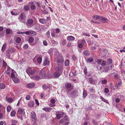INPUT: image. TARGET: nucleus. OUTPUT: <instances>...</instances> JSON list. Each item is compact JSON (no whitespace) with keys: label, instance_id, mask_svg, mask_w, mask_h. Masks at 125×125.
<instances>
[{"label":"nucleus","instance_id":"6ab92c4d","mask_svg":"<svg viewBox=\"0 0 125 125\" xmlns=\"http://www.w3.org/2000/svg\"><path fill=\"white\" fill-rule=\"evenodd\" d=\"M111 65L109 64L108 65L107 64L106 65L105 67H104V70H103L104 72H107L109 70V67Z\"/></svg>","mask_w":125,"mask_h":125},{"label":"nucleus","instance_id":"6e6552de","mask_svg":"<svg viewBox=\"0 0 125 125\" xmlns=\"http://www.w3.org/2000/svg\"><path fill=\"white\" fill-rule=\"evenodd\" d=\"M42 60V57L37 55L33 59V61L35 62L36 61H37L38 63L40 64Z\"/></svg>","mask_w":125,"mask_h":125},{"label":"nucleus","instance_id":"4d7b16f0","mask_svg":"<svg viewBox=\"0 0 125 125\" xmlns=\"http://www.w3.org/2000/svg\"><path fill=\"white\" fill-rule=\"evenodd\" d=\"M97 69L98 70H100L101 71L100 72H98V73H100L101 72H102V67L101 66H100L99 68L98 67H97Z\"/></svg>","mask_w":125,"mask_h":125},{"label":"nucleus","instance_id":"f257e3e1","mask_svg":"<svg viewBox=\"0 0 125 125\" xmlns=\"http://www.w3.org/2000/svg\"><path fill=\"white\" fill-rule=\"evenodd\" d=\"M48 71L47 70L45 71L44 70H42L40 71L39 73V76H37L35 77V79L36 80H38L40 79H43L46 77V72Z\"/></svg>","mask_w":125,"mask_h":125},{"label":"nucleus","instance_id":"6e6d98bb","mask_svg":"<svg viewBox=\"0 0 125 125\" xmlns=\"http://www.w3.org/2000/svg\"><path fill=\"white\" fill-rule=\"evenodd\" d=\"M64 119H62L60 120L59 122L60 124H62L64 123Z\"/></svg>","mask_w":125,"mask_h":125},{"label":"nucleus","instance_id":"4be33fe9","mask_svg":"<svg viewBox=\"0 0 125 125\" xmlns=\"http://www.w3.org/2000/svg\"><path fill=\"white\" fill-rule=\"evenodd\" d=\"M43 109L46 112H49L50 111L52 110V108H51L45 107Z\"/></svg>","mask_w":125,"mask_h":125},{"label":"nucleus","instance_id":"13d9d810","mask_svg":"<svg viewBox=\"0 0 125 125\" xmlns=\"http://www.w3.org/2000/svg\"><path fill=\"white\" fill-rule=\"evenodd\" d=\"M72 44L71 42H68L67 44V47H72Z\"/></svg>","mask_w":125,"mask_h":125},{"label":"nucleus","instance_id":"f8f14e48","mask_svg":"<svg viewBox=\"0 0 125 125\" xmlns=\"http://www.w3.org/2000/svg\"><path fill=\"white\" fill-rule=\"evenodd\" d=\"M35 85V84L33 83H31L27 84L26 85V86L27 88H33Z\"/></svg>","mask_w":125,"mask_h":125},{"label":"nucleus","instance_id":"0e129e2a","mask_svg":"<svg viewBox=\"0 0 125 125\" xmlns=\"http://www.w3.org/2000/svg\"><path fill=\"white\" fill-rule=\"evenodd\" d=\"M43 43L44 45L45 46H47V42L46 40H44L43 42Z\"/></svg>","mask_w":125,"mask_h":125},{"label":"nucleus","instance_id":"393cba45","mask_svg":"<svg viewBox=\"0 0 125 125\" xmlns=\"http://www.w3.org/2000/svg\"><path fill=\"white\" fill-rule=\"evenodd\" d=\"M34 41V39L32 37H30L28 39V41L30 43H32Z\"/></svg>","mask_w":125,"mask_h":125},{"label":"nucleus","instance_id":"49530a36","mask_svg":"<svg viewBox=\"0 0 125 125\" xmlns=\"http://www.w3.org/2000/svg\"><path fill=\"white\" fill-rule=\"evenodd\" d=\"M75 91H73L72 93H71L70 94V96H71L72 97H74V96L75 95Z\"/></svg>","mask_w":125,"mask_h":125},{"label":"nucleus","instance_id":"412c9836","mask_svg":"<svg viewBox=\"0 0 125 125\" xmlns=\"http://www.w3.org/2000/svg\"><path fill=\"white\" fill-rule=\"evenodd\" d=\"M39 21L42 24H45L46 23V20L44 19H39Z\"/></svg>","mask_w":125,"mask_h":125},{"label":"nucleus","instance_id":"a19ab883","mask_svg":"<svg viewBox=\"0 0 125 125\" xmlns=\"http://www.w3.org/2000/svg\"><path fill=\"white\" fill-rule=\"evenodd\" d=\"M100 98L102 100V101L105 102L106 103H108V101H107V100H106V99H104L101 96L100 97Z\"/></svg>","mask_w":125,"mask_h":125},{"label":"nucleus","instance_id":"4468645a","mask_svg":"<svg viewBox=\"0 0 125 125\" xmlns=\"http://www.w3.org/2000/svg\"><path fill=\"white\" fill-rule=\"evenodd\" d=\"M61 74L58 71L55 72L52 76L53 78H58L61 75Z\"/></svg>","mask_w":125,"mask_h":125},{"label":"nucleus","instance_id":"79ce46f5","mask_svg":"<svg viewBox=\"0 0 125 125\" xmlns=\"http://www.w3.org/2000/svg\"><path fill=\"white\" fill-rule=\"evenodd\" d=\"M91 122L94 125H98L97 122L94 120H92L91 121Z\"/></svg>","mask_w":125,"mask_h":125},{"label":"nucleus","instance_id":"603ef678","mask_svg":"<svg viewBox=\"0 0 125 125\" xmlns=\"http://www.w3.org/2000/svg\"><path fill=\"white\" fill-rule=\"evenodd\" d=\"M11 13L12 15L15 16L19 14V13L16 12H14L13 11H11Z\"/></svg>","mask_w":125,"mask_h":125},{"label":"nucleus","instance_id":"de8ad7c7","mask_svg":"<svg viewBox=\"0 0 125 125\" xmlns=\"http://www.w3.org/2000/svg\"><path fill=\"white\" fill-rule=\"evenodd\" d=\"M69 63V60H66L65 62V64L66 66H68Z\"/></svg>","mask_w":125,"mask_h":125},{"label":"nucleus","instance_id":"e433bc0d","mask_svg":"<svg viewBox=\"0 0 125 125\" xmlns=\"http://www.w3.org/2000/svg\"><path fill=\"white\" fill-rule=\"evenodd\" d=\"M115 78L116 79H120V76L117 74H116L114 76Z\"/></svg>","mask_w":125,"mask_h":125},{"label":"nucleus","instance_id":"5fc2aeb1","mask_svg":"<svg viewBox=\"0 0 125 125\" xmlns=\"http://www.w3.org/2000/svg\"><path fill=\"white\" fill-rule=\"evenodd\" d=\"M102 60L101 59H97V60L96 62H97L99 64H101L102 62Z\"/></svg>","mask_w":125,"mask_h":125},{"label":"nucleus","instance_id":"f03ea898","mask_svg":"<svg viewBox=\"0 0 125 125\" xmlns=\"http://www.w3.org/2000/svg\"><path fill=\"white\" fill-rule=\"evenodd\" d=\"M27 73L30 76L33 77L36 73V71L33 67H29L26 70Z\"/></svg>","mask_w":125,"mask_h":125},{"label":"nucleus","instance_id":"ea45409f","mask_svg":"<svg viewBox=\"0 0 125 125\" xmlns=\"http://www.w3.org/2000/svg\"><path fill=\"white\" fill-rule=\"evenodd\" d=\"M89 79L90 83H91L93 84L94 83V81L92 78V77H90Z\"/></svg>","mask_w":125,"mask_h":125},{"label":"nucleus","instance_id":"423d86ee","mask_svg":"<svg viewBox=\"0 0 125 125\" xmlns=\"http://www.w3.org/2000/svg\"><path fill=\"white\" fill-rule=\"evenodd\" d=\"M85 43V41L84 39L79 40L78 42V44L79 48H82L83 45Z\"/></svg>","mask_w":125,"mask_h":125},{"label":"nucleus","instance_id":"20e7f679","mask_svg":"<svg viewBox=\"0 0 125 125\" xmlns=\"http://www.w3.org/2000/svg\"><path fill=\"white\" fill-rule=\"evenodd\" d=\"M15 51V50L13 47L9 48L6 51V55L10 58L12 53Z\"/></svg>","mask_w":125,"mask_h":125},{"label":"nucleus","instance_id":"0eeeda50","mask_svg":"<svg viewBox=\"0 0 125 125\" xmlns=\"http://www.w3.org/2000/svg\"><path fill=\"white\" fill-rule=\"evenodd\" d=\"M27 22L26 24L29 26L31 27L34 24L33 21L31 19H28L27 20Z\"/></svg>","mask_w":125,"mask_h":125},{"label":"nucleus","instance_id":"b1692460","mask_svg":"<svg viewBox=\"0 0 125 125\" xmlns=\"http://www.w3.org/2000/svg\"><path fill=\"white\" fill-rule=\"evenodd\" d=\"M34 104V102L31 101L28 104V106L30 107H31L33 106Z\"/></svg>","mask_w":125,"mask_h":125},{"label":"nucleus","instance_id":"1a4fd4ad","mask_svg":"<svg viewBox=\"0 0 125 125\" xmlns=\"http://www.w3.org/2000/svg\"><path fill=\"white\" fill-rule=\"evenodd\" d=\"M31 116L32 120L34 122L35 121L37 118L36 114L34 112L32 111L31 112Z\"/></svg>","mask_w":125,"mask_h":125},{"label":"nucleus","instance_id":"37998d69","mask_svg":"<svg viewBox=\"0 0 125 125\" xmlns=\"http://www.w3.org/2000/svg\"><path fill=\"white\" fill-rule=\"evenodd\" d=\"M56 116L57 118L58 119H60L62 117L61 114L59 113L57 114Z\"/></svg>","mask_w":125,"mask_h":125},{"label":"nucleus","instance_id":"a18cd8bd","mask_svg":"<svg viewBox=\"0 0 125 125\" xmlns=\"http://www.w3.org/2000/svg\"><path fill=\"white\" fill-rule=\"evenodd\" d=\"M11 109V107L10 105H8L7 108V110L8 112H9Z\"/></svg>","mask_w":125,"mask_h":125},{"label":"nucleus","instance_id":"9b49d317","mask_svg":"<svg viewBox=\"0 0 125 125\" xmlns=\"http://www.w3.org/2000/svg\"><path fill=\"white\" fill-rule=\"evenodd\" d=\"M25 33L26 35H36V33L35 32L31 31H26Z\"/></svg>","mask_w":125,"mask_h":125},{"label":"nucleus","instance_id":"72a5a7b5","mask_svg":"<svg viewBox=\"0 0 125 125\" xmlns=\"http://www.w3.org/2000/svg\"><path fill=\"white\" fill-rule=\"evenodd\" d=\"M21 41V38L19 37H18L16 38V42L17 43H20Z\"/></svg>","mask_w":125,"mask_h":125},{"label":"nucleus","instance_id":"bf43d9fd","mask_svg":"<svg viewBox=\"0 0 125 125\" xmlns=\"http://www.w3.org/2000/svg\"><path fill=\"white\" fill-rule=\"evenodd\" d=\"M50 32L49 31H48L46 33V36H47V37L48 38H49L50 37Z\"/></svg>","mask_w":125,"mask_h":125},{"label":"nucleus","instance_id":"338daca9","mask_svg":"<svg viewBox=\"0 0 125 125\" xmlns=\"http://www.w3.org/2000/svg\"><path fill=\"white\" fill-rule=\"evenodd\" d=\"M28 47V45L27 44H25L24 45L23 47V48L25 49H26Z\"/></svg>","mask_w":125,"mask_h":125},{"label":"nucleus","instance_id":"a878e982","mask_svg":"<svg viewBox=\"0 0 125 125\" xmlns=\"http://www.w3.org/2000/svg\"><path fill=\"white\" fill-rule=\"evenodd\" d=\"M16 114V112L15 110L12 111L10 113V115L12 117L14 116Z\"/></svg>","mask_w":125,"mask_h":125},{"label":"nucleus","instance_id":"2eb2a0df","mask_svg":"<svg viewBox=\"0 0 125 125\" xmlns=\"http://www.w3.org/2000/svg\"><path fill=\"white\" fill-rule=\"evenodd\" d=\"M24 110L22 108H18V111L17 113V115L19 116V115L24 114Z\"/></svg>","mask_w":125,"mask_h":125},{"label":"nucleus","instance_id":"9d476101","mask_svg":"<svg viewBox=\"0 0 125 125\" xmlns=\"http://www.w3.org/2000/svg\"><path fill=\"white\" fill-rule=\"evenodd\" d=\"M122 81L121 79H118L117 81L116 86V89H118L120 88L122 85Z\"/></svg>","mask_w":125,"mask_h":125},{"label":"nucleus","instance_id":"8fccbe9b","mask_svg":"<svg viewBox=\"0 0 125 125\" xmlns=\"http://www.w3.org/2000/svg\"><path fill=\"white\" fill-rule=\"evenodd\" d=\"M7 101L9 103H11L13 101V99L12 98H9L7 99Z\"/></svg>","mask_w":125,"mask_h":125},{"label":"nucleus","instance_id":"cd10ccee","mask_svg":"<svg viewBox=\"0 0 125 125\" xmlns=\"http://www.w3.org/2000/svg\"><path fill=\"white\" fill-rule=\"evenodd\" d=\"M71 84L70 83H66L65 85L66 88H70L71 87Z\"/></svg>","mask_w":125,"mask_h":125},{"label":"nucleus","instance_id":"f3484780","mask_svg":"<svg viewBox=\"0 0 125 125\" xmlns=\"http://www.w3.org/2000/svg\"><path fill=\"white\" fill-rule=\"evenodd\" d=\"M12 79L14 82L16 83H19L20 82V79L17 77H15Z\"/></svg>","mask_w":125,"mask_h":125},{"label":"nucleus","instance_id":"5701e85b","mask_svg":"<svg viewBox=\"0 0 125 125\" xmlns=\"http://www.w3.org/2000/svg\"><path fill=\"white\" fill-rule=\"evenodd\" d=\"M101 16H99L98 15H94L93 16V18L94 19L97 20L99 19H100V18H101Z\"/></svg>","mask_w":125,"mask_h":125},{"label":"nucleus","instance_id":"f704fd0d","mask_svg":"<svg viewBox=\"0 0 125 125\" xmlns=\"http://www.w3.org/2000/svg\"><path fill=\"white\" fill-rule=\"evenodd\" d=\"M5 87V85L3 83H1L0 84V88L1 89H4Z\"/></svg>","mask_w":125,"mask_h":125},{"label":"nucleus","instance_id":"69168bd1","mask_svg":"<svg viewBox=\"0 0 125 125\" xmlns=\"http://www.w3.org/2000/svg\"><path fill=\"white\" fill-rule=\"evenodd\" d=\"M26 100H30V96L29 95H27L26 97Z\"/></svg>","mask_w":125,"mask_h":125},{"label":"nucleus","instance_id":"052dcab7","mask_svg":"<svg viewBox=\"0 0 125 125\" xmlns=\"http://www.w3.org/2000/svg\"><path fill=\"white\" fill-rule=\"evenodd\" d=\"M61 43L63 45H65L66 43V40H62Z\"/></svg>","mask_w":125,"mask_h":125},{"label":"nucleus","instance_id":"864d4df0","mask_svg":"<svg viewBox=\"0 0 125 125\" xmlns=\"http://www.w3.org/2000/svg\"><path fill=\"white\" fill-rule=\"evenodd\" d=\"M50 102L52 104H54L55 102V101L54 99L52 98L50 100Z\"/></svg>","mask_w":125,"mask_h":125},{"label":"nucleus","instance_id":"473e14b6","mask_svg":"<svg viewBox=\"0 0 125 125\" xmlns=\"http://www.w3.org/2000/svg\"><path fill=\"white\" fill-rule=\"evenodd\" d=\"M7 45L6 44H4L3 45L1 49V51L2 52H3L6 47Z\"/></svg>","mask_w":125,"mask_h":125},{"label":"nucleus","instance_id":"c03bdc74","mask_svg":"<svg viewBox=\"0 0 125 125\" xmlns=\"http://www.w3.org/2000/svg\"><path fill=\"white\" fill-rule=\"evenodd\" d=\"M10 122L12 124H15L17 123V121L13 119H12L10 121Z\"/></svg>","mask_w":125,"mask_h":125},{"label":"nucleus","instance_id":"aec40b11","mask_svg":"<svg viewBox=\"0 0 125 125\" xmlns=\"http://www.w3.org/2000/svg\"><path fill=\"white\" fill-rule=\"evenodd\" d=\"M29 3L31 5V10H34L36 9V7L35 5L33 4V3L32 2H29Z\"/></svg>","mask_w":125,"mask_h":125},{"label":"nucleus","instance_id":"c9c22d12","mask_svg":"<svg viewBox=\"0 0 125 125\" xmlns=\"http://www.w3.org/2000/svg\"><path fill=\"white\" fill-rule=\"evenodd\" d=\"M108 52L107 51V50L106 49H104L102 52V53L104 54V56H105L106 54H107Z\"/></svg>","mask_w":125,"mask_h":125},{"label":"nucleus","instance_id":"7c9ffc66","mask_svg":"<svg viewBox=\"0 0 125 125\" xmlns=\"http://www.w3.org/2000/svg\"><path fill=\"white\" fill-rule=\"evenodd\" d=\"M87 95V91L85 90H84L83 93V98H85Z\"/></svg>","mask_w":125,"mask_h":125},{"label":"nucleus","instance_id":"3c124183","mask_svg":"<svg viewBox=\"0 0 125 125\" xmlns=\"http://www.w3.org/2000/svg\"><path fill=\"white\" fill-rule=\"evenodd\" d=\"M43 89L44 90L47 89L48 88H49V87L47 86V85H43L42 86Z\"/></svg>","mask_w":125,"mask_h":125},{"label":"nucleus","instance_id":"680f3d73","mask_svg":"<svg viewBox=\"0 0 125 125\" xmlns=\"http://www.w3.org/2000/svg\"><path fill=\"white\" fill-rule=\"evenodd\" d=\"M83 35H85V36H86L89 37L90 36L89 33H83Z\"/></svg>","mask_w":125,"mask_h":125},{"label":"nucleus","instance_id":"39448f33","mask_svg":"<svg viewBox=\"0 0 125 125\" xmlns=\"http://www.w3.org/2000/svg\"><path fill=\"white\" fill-rule=\"evenodd\" d=\"M64 60L63 57L61 56H59L58 57L57 60V63L58 66H62L63 64Z\"/></svg>","mask_w":125,"mask_h":125},{"label":"nucleus","instance_id":"c756f323","mask_svg":"<svg viewBox=\"0 0 125 125\" xmlns=\"http://www.w3.org/2000/svg\"><path fill=\"white\" fill-rule=\"evenodd\" d=\"M110 87L112 90H114L115 89V87L114 85L112 83H110L109 85Z\"/></svg>","mask_w":125,"mask_h":125},{"label":"nucleus","instance_id":"7ed1b4c3","mask_svg":"<svg viewBox=\"0 0 125 125\" xmlns=\"http://www.w3.org/2000/svg\"><path fill=\"white\" fill-rule=\"evenodd\" d=\"M26 18V16L24 13H21L19 15L18 19L21 22L25 23Z\"/></svg>","mask_w":125,"mask_h":125},{"label":"nucleus","instance_id":"dca6fc26","mask_svg":"<svg viewBox=\"0 0 125 125\" xmlns=\"http://www.w3.org/2000/svg\"><path fill=\"white\" fill-rule=\"evenodd\" d=\"M100 20L102 21L104 23H108L109 21L107 19L103 17H101L100 18Z\"/></svg>","mask_w":125,"mask_h":125},{"label":"nucleus","instance_id":"09e8293b","mask_svg":"<svg viewBox=\"0 0 125 125\" xmlns=\"http://www.w3.org/2000/svg\"><path fill=\"white\" fill-rule=\"evenodd\" d=\"M64 121L66 122H67L69 121L68 117L67 115H65L63 119Z\"/></svg>","mask_w":125,"mask_h":125},{"label":"nucleus","instance_id":"ddd939ff","mask_svg":"<svg viewBox=\"0 0 125 125\" xmlns=\"http://www.w3.org/2000/svg\"><path fill=\"white\" fill-rule=\"evenodd\" d=\"M50 63L49 60H48V58L47 57H46L44 61L43 65L44 66L46 65H48Z\"/></svg>","mask_w":125,"mask_h":125},{"label":"nucleus","instance_id":"e2e57ef3","mask_svg":"<svg viewBox=\"0 0 125 125\" xmlns=\"http://www.w3.org/2000/svg\"><path fill=\"white\" fill-rule=\"evenodd\" d=\"M104 92L105 93H107L109 92V90L107 88H105L104 89Z\"/></svg>","mask_w":125,"mask_h":125},{"label":"nucleus","instance_id":"4c0bfd02","mask_svg":"<svg viewBox=\"0 0 125 125\" xmlns=\"http://www.w3.org/2000/svg\"><path fill=\"white\" fill-rule=\"evenodd\" d=\"M29 7L28 5L24 6V9L26 11L28 10L29 9Z\"/></svg>","mask_w":125,"mask_h":125},{"label":"nucleus","instance_id":"c85d7f7f","mask_svg":"<svg viewBox=\"0 0 125 125\" xmlns=\"http://www.w3.org/2000/svg\"><path fill=\"white\" fill-rule=\"evenodd\" d=\"M94 60L93 58L92 57H91L88 59L87 60V62H91L93 61Z\"/></svg>","mask_w":125,"mask_h":125},{"label":"nucleus","instance_id":"58836bf2","mask_svg":"<svg viewBox=\"0 0 125 125\" xmlns=\"http://www.w3.org/2000/svg\"><path fill=\"white\" fill-rule=\"evenodd\" d=\"M11 77L12 78V79L13 78H14L15 77V73L14 72L12 71L11 75Z\"/></svg>","mask_w":125,"mask_h":125},{"label":"nucleus","instance_id":"2f4dec72","mask_svg":"<svg viewBox=\"0 0 125 125\" xmlns=\"http://www.w3.org/2000/svg\"><path fill=\"white\" fill-rule=\"evenodd\" d=\"M24 115V114H22L19 115V116H18L19 117V118H20L22 120H23Z\"/></svg>","mask_w":125,"mask_h":125},{"label":"nucleus","instance_id":"a211bd4d","mask_svg":"<svg viewBox=\"0 0 125 125\" xmlns=\"http://www.w3.org/2000/svg\"><path fill=\"white\" fill-rule=\"evenodd\" d=\"M75 38L72 36H67V40L69 41H73L75 39Z\"/></svg>","mask_w":125,"mask_h":125},{"label":"nucleus","instance_id":"bb28decb","mask_svg":"<svg viewBox=\"0 0 125 125\" xmlns=\"http://www.w3.org/2000/svg\"><path fill=\"white\" fill-rule=\"evenodd\" d=\"M84 55L86 56H88L90 54V52L87 50H85L83 52Z\"/></svg>","mask_w":125,"mask_h":125},{"label":"nucleus","instance_id":"774afa93","mask_svg":"<svg viewBox=\"0 0 125 125\" xmlns=\"http://www.w3.org/2000/svg\"><path fill=\"white\" fill-rule=\"evenodd\" d=\"M107 62L109 63H111L112 62V60L111 58H109L107 60Z\"/></svg>","mask_w":125,"mask_h":125}]
</instances>
